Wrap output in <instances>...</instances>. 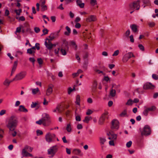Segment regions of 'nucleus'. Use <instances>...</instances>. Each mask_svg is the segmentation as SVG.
Here are the masks:
<instances>
[{
  "instance_id": "nucleus-1",
  "label": "nucleus",
  "mask_w": 158,
  "mask_h": 158,
  "mask_svg": "<svg viewBox=\"0 0 158 158\" xmlns=\"http://www.w3.org/2000/svg\"><path fill=\"white\" fill-rule=\"evenodd\" d=\"M18 123L17 118L15 116H12L9 118L6 124V127L9 129V131H14L12 133L13 137L15 136L17 134V132L15 130L17 126Z\"/></svg>"
},
{
  "instance_id": "nucleus-2",
  "label": "nucleus",
  "mask_w": 158,
  "mask_h": 158,
  "mask_svg": "<svg viewBox=\"0 0 158 158\" xmlns=\"http://www.w3.org/2000/svg\"><path fill=\"white\" fill-rule=\"evenodd\" d=\"M140 1L139 0L135 1L129 5L130 9L131 10H138L140 7Z\"/></svg>"
},
{
  "instance_id": "nucleus-3",
  "label": "nucleus",
  "mask_w": 158,
  "mask_h": 158,
  "mask_svg": "<svg viewBox=\"0 0 158 158\" xmlns=\"http://www.w3.org/2000/svg\"><path fill=\"white\" fill-rule=\"evenodd\" d=\"M151 133V130L150 126L148 125H145L143 131H141V135L147 136Z\"/></svg>"
},
{
  "instance_id": "nucleus-4",
  "label": "nucleus",
  "mask_w": 158,
  "mask_h": 158,
  "mask_svg": "<svg viewBox=\"0 0 158 158\" xmlns=\"http://www.w3.org/2000/svg\"><path fill=\"white\" fill-rule=\"evenodd\" d=\"M27 74V72L25 71H22L17 74L13 79V81H18L24 78Z\"/></svg>"
},
{
  "instance_id": "nucleus-5",
  "label": "nucleus",
  "mask_w": 158,
  "mask_h": 158,
  "mask_svg": "<svg viewBox=\"0 0 158 158\" xmlns=\"http://www.w3.org/2000/svg\"><path fill=\"white\" fill-rule=\"evenodd\" d=\"M41 119L43 122L44 126H48L49 125L50 122V117L48 114L47 113H44Z\"/></svg>"
},
{
  "instance_id": "nucleus-6",
  "label": "nucleus",
  "mask_w": 158,
  "mask_h": 158,
  "mask_svg": "<svg viewBox=\"0 0 158 158\" xmlns=\"http://www.w3.org/2000/svg\"><path fill=\"white\" fill-rule=\"evenodd\" d=\"M59 147L57 145H55L51 147L48 150V154L52 156H53L57 152Z\"/></svg>"
},
{
  "instance_id": "nucleus-7",
  "label": "nucleus",
  "mask_w": 158,
  "mask_h": 158,
  "mask_svg": "<svg viewBox=\"0 0 158 158\" xmlns=\"http://www.w3.org/2000/svg\"><path fill=\"white\" fill-rule=\"evenodd\" d=\"M132 57H135V56L132 52H129L126 54L123 57L122 59L123 62L124 63L128 61L129 59Z\"/></svg>"
},
{
  "instance_id": "nucleus-8",
  "label": "nucleus",
  "mask_w": 158,
  "mask_h": 158,
  "mask_svg": "<svg viewBox=\"0 0 158 158\" xmlns=\"http://www.w3.org/2000/svg\"><path fill=\"white\" fill-rule=\"evenodd\" d=\"M144 110L143 112V114L146 116L148 115V112L150 111H153L156 110V107L155 106H152L150 107H144Z\"/></svg>"
},
{
  "instance_id": "nucleus-9",
  "label": "nucleus",
  "mask_w": 158,
  "mask_h": 158,
  "mask_svg": "<svg viewBox=\"0 0 158 158\" xmlns=\"http://www.w3.org/2000/svg\"><path fill=\"white\" fill-rule=\"evenodd\" d=\"M56 137V135L54 134L48 133L45 135L46 141L48 143H50L52 141V139Z\"/></svg>"
},
{
  "instance_id": "nucleus-10",
  "label": "nucleus",
  "mask_w": 158,
  "mask_h": 158,
  "mask_svg": "<svg viewBox=\"0 0 158 158\" xmlns=\"http://www.w3.org/2000/svg\"><path fill=\"white\" fill-rule=\"evenodd\" d=\"M108 113L106 112L102 114L98 121V124L99 125H102L106 118H107V115Z\"/></svg>"
},
{
  "instance_id": "nucleus-11",
  "label": "nucleus",
  "mask_w": 158,
  "mask_h": 158,
  "mask_svg": "<svg viewBox=\"0 0 158 158\" xmlns=\"http://www.w3.org/2000/svg\"><path fill=\"white\" fill-rule=\"evenodd\" d=\"M119 127V122L118 121L115 119L112 120V125L111 127V128L112 129H118Z\"/></svg>"
},
{
  "instance_id": "nucleus-12",
  "label": "nucleus",
  "mask_w": 158,
  "mask_h": 158,
  "mask_svg": "<svg viewBox=\"0 0 158 158\" xmlns=\"http://www.w3.org/2000/svg\"><path fill=\"white\" fill-rule=\"evenodd\" d=\"M107 135L109 136L108 139L110 140H115L117 139V135L113 133L112 131H110L107 133Z\"/></svg>"
},
{
  "instance_id": "nucleus-13",
  "label": "nucleus",
  "mask_w": 158,
  "mask_h": 158,
  "mask_svg": "<svg viewBox=\"0 0 158 158\" xmlns=\"http://www.w3.org/2000/svg\"><path fill=\"white\" fill-rule=\"evenodd\" d=\"M54 85L52 84H50L48 87V88L46 90V95L47 96H49L51 95L53 91V88Z\"/></svg>"
},
{
  "instance_id": "nucleus-14",
  "label": "nucleus",
  "mask_w": 158,
  "mask_h": 158,
  "mask_svg": "<svg viewBox=\"0 0 158 158\" xmlns=\"http://www.w3.org/2000/svg\"><path fill=\"white\" fill-rule=\"evenodd\" d=\"M143 88L145 89H152L154 88V86L151 83H147L144 84Z\"/></svg>"
},
{
  "instance_id": "nucleus-15",
  "label": "nucleus",
  "mask_w": 158,
  "mask_h": 158,
  "mask_svg": "<svg viewBox=\"0 0 158 158\" xmlns=\"http://www.w3.org/2000/svg\"><path fill=\"white\" fill-rule=\"evenodd\" d=\"M96 16L94 15H91L89 16L86 19V21L87 22L95 21L96 20Z\"/></svg>"
},
{
  "instance_id": "nucleus-16",
  "label": "nucleus",
  "mask_w": 158,
  "mask_h": 158,
  "mask_svg": "<svg viewBox=\"0 0 158 158\" xmlns=\"http://www.w3.org/2000/svg\"><path fill=\"white\" fill-rule=\"evenodd\" d=\"M44 44L47 48L49 50H51L53 47V45L51 42L48 41V43L47 41H45Z\"/></svg>"
},
{
  "instance_id": "nucleus-17",
  "label": "nucleus",
  "mask_w": 158,
  "mask_h": 158,
  "mask_svg": "<svg viewBox=\"0 0 158 158\" xmlns=\"http://www.w3.org/2000/svg\"><path fill=\"white\" fill-rule=\"evenodd\" d=\"M76 3L77 5L81 8H83L84 7L85 4L82 2V1L81 0H77Z\"/></svg>"
},
{
  "instance_id": "nucleus-18",
  "label": "nucleus",
  "mask_w": 158,
  "mask_h": 158,
  "mask_svg": "<svg viewBox=\"0 0 158 158\" xmlns=\"http://www.w3.org/2000/svg\"><path fill=\"white\" fill-rule=\"evenodd\" d=\"M18 110L19 111L24 112H27L28 111L27 110L23 105H20L19 106V108Z\"/></svg>"
},
{
  "instance_id": "nucleus-19",
  "label": "nucleus",
  "mask_w": 158,
  "mask_h": 158,
  "mask_svg": "<svg viewBox=\"0 0 158 158\" xmlns=\"http://www.w3.org/2000/svg\"><path fill=\"white\" fill-rule=\"evenodd\" d=\"M132 30L134 32H136L138 31L137 26L135 24L131 25L130 26Z\"/></svg>"
},
{
  "instance_id": "nucleus-20",
  "label": "nucleus",
  "mask_w": 158,
  "mask_h": 158,
  "mask_svg": "<svg viewBox=\"0 0 158 158\" xmlns=\"http://www.w3.org/2000/svg\"><path fill=\"white\" fill-rule=\"evenodd\" d=\"M65 29L67 31H65L64 32V34L66 35H69L71 31L70 28L68 26H66L65 27Z\"/></svg>"
},
{
  "instance_id": "nucleus-21",
  "label": "nucleus",
  "mask_w": 158,
  "mask_h": 158,
  "mask_svg": "<svg viewBox=\"0 0 158 158\" xmlns=\"http://www.w3.org/2000/svg\"><path fill=\"white\" fill-rule=\"evenodd\" d=\"M80 97L79 95H77L76 96V100L75 102V103L78 105H80Z\"/></svg>"
},
{
  "instance_id": "nucleus-22",
  "label": "nucleus",
  "mask_w": 158,
  "mask_h": 158,
  "mask_svg": "<svg viewBox=\"0 0 158 158\" xmlns=\"http://www.w3.org/2000/svg\"><path fill=\"white\" fill-rule=\"evenodd\" d=\"M119 116L121 117H123L125 116H127V111L126 110H124L119 114Z\"/></svg>"
},
{
  "instance_id": "nucleus-23",
  "label": "nucleus",
  "mask_w": 158,
  "mask_h": 158,
  "mask_svg": "<svg viewBox=\"0 0 158 158\" xmlns=\"http://www.w3.org/2000/svg\"><path fill=\"white\" fill-rule=\"evenodd\" d=\"M92 118L91 117L86 116L85 117L84 119L83 120V122L88 123L89 121L92 119Z\"/></svg>"
},
{
  "instance_id": "nucleus-24",
  "label": "nucleus",
  "mask_w": 158,
  "mask_h": 158,
  "mask_svg": "<svg viewBox=\"0 0 158 158\" xmlns=\"http://www.w3.org/2000/svg\"><path fill=\"white\" fill-rule=\"evenodd\" d=\"M35 52L33 51L31 48H28L27 50V53L33 56L34 55Z\"/></svg>"
},
{
  "instance_id": "nucleus-25",
  "label": "nucleus",
  "mask_w": 158,
  "mask_h": 158,
  "mask_svg": "<svg viewBox=\"0 0 158 158\" xmlns=\"http://www.w3.org/2000/svg\"><path fill=\"white\" fill-rule=\"evenodd\" d=\"M100 143L101 144H104V143L106 141V139L105 138L103 137H100Z\"/></svg>"
},
{
  "instance_id": "nucleus-26",
  "label": "nucleus",
  "mask_w": 158,
  "mask_h": 158,
  "mask_svg": "<svg viewBox=\"0 0 158 158\" xmlns=\"http://www.w3.org/2000/svg\"><path fill=\"white\" fill-rule=\"evenodd\" d=\"M116 94V91L115 89H112L110 92V94L111 96L114 97L115 96Z\"/></svg>"
},
{
  "instance_id": "nucleus-27",
  "label": "nucleus",
  "mask_w": 158,
  "mask_h": 158,
  "mask_svg": "<svg viewBox=\"0 0 158 158\" xmlns=\"http://www.w3.org/2000/svg\"><path fill=\"white\" fill-rule=\"evenodd\" d=\"M13 81V79L12 81H10L8 79H6L4 81V84L6 86H8L9 85L10 83L11 82Z\"/></svg>"
},
{
  "instance_id": "nucleus-28",
  "label": "nucleus",
  "mask_w": 158,
  "mask_h": 158,
  "mask_svg": "<svg viewBox=\"0 0 158 158\" xmlns=\"http://www.w3.org/2000/svg\"><path fill=\"white\" fill-rule=\"evenodd\" d=\"M18 64V61H15L14 62V64H13V67L12 69L13 71H15L16 69L17 66Z\"/></svg>"
},
{
  "instance_id": "nucleus-29",
  "label": "nucleus",
  "mask_w": 158,
  "mask_h": 158,
  "mask_svg": "<svg viewBox=\"0 0 158 158\" xmlns=\"http://www.w3.org/2000/svg\"><path fill=\"white\" fill-rule=\"evenodd\" d=\"M4 134V130L2 129H0V140L3 137Z\"/></svg>"
},
{
  "instance_id": "nucleus-30",
  "label": "nucleus",
  "mask_w": 158,
  "mask_h": 158,
  "mask_svg": "<svg viewBox=\"0 0 158 158\" xmlns=\"http://www.w3.org/2000/svg\"><path fill=\"white\" fill-rule=\"evenodd\" d=\"M74 153L76 155H79L81 153V150L79 149H75L73 150Z\"/></svg>"
},
{
  "instance_id": "nucleus-31",
  "label": "nucleus",
  "mask_w": 158,
  "mask_h": 158,
  "mask_svg": "<svg viewBox=\"0 0 158 158\" xmlns=\"http://www.w3.org/2000/svg\"><path fill=\"white\" fill-rule=\"evenodd\" d=\"M39 91L38 88H37L35 89H32V93L33 94H37Z\"/></svg>"
},
{
  "instance_id": "nucleus-32",
  "label": "nucleus",
  "mask_w": 158,
  "mask_h": 158,
  "mask_svg": "<svg viewBox=\"0 0 158 158\" xmlns=\"http://www.w3.org/2000/svg\"><path fill=\"white\" fill-rule=\"evenodd\" d=\"M148 25L149 27H152L155 26V23L153 22H149L148 23Z\"/></svg>"
},
{
  "instance_id": "nucleus-33",
  "label": "nucleus",
  "mask_w": 158,
  "mask_h": 158,
  "mask_svg": "<svg viewBox=\"0 0 158 158\" xmlns=\"http://www.w3.org/2000/svg\"><path fill=\"white\" fill-rule=\"evenodd\" d=\"M66 129L67 131L69 132H70L71 131L72 129L71 125L70 123H69L67 125Z\"/></svg>"
},
{
  "instance_id": "nucleus-34",
  "label": "nucleus",
  "mask_w": 158,
  "mask_h": 158,
  "mask_svg": "<svg viewBox=\"0 0 158 158\" xmlns=\"http://www.w3.org/2000/svg\"><path fill=\"white\" fill-rule=\"evenodd\" d=\"M49 38L50 39H47V40H48V41H49V42H50L51 40H52L55 38V36H54V34L53 33L51 34V35L49 36Z\"/></svg>"
},
{
  "instance_id": "nucleus-35",
  "label": "nucleus",
  "mask_w": 158,
  "mask_h": 158,
  "mask_svg": "<svg viewBox=\"0 0 158 158\" xmlns=\"http://www.w3.org/2000/svg\"><path fill=\"white\" fill-rule=\"evenodd\" d=\"M28 152L27 151V150H25L24 149H23L22 152V154L23 155V156H26L27 157V153H28Z\"/></svg>"
},
{
  "instance_id": "nucleus-36",
  "label": "nucleus",
  "mask_w": 158,
  "mask_h": 158,
  "mask_svg": "<svg viewBox=\"0 0 158 158\" xmlns=\"http://www.w3.org/2000/svg\"><path fill=\"white\" fill-rule=\"evenodd\" d=\"M90 3L92 6H94L97 4V1L96 0H90Z\"/></svg>"
},
{
  "instance_id": "nucleus-37",
  "label": "nucleus",
  "mask_w": 158,
  "mask_h": 158,
  "mask_svg": "<svg viewBox=\"0 0 158 158\" xmlns=\"http://www.w3.org/2000/svg\"><path fill=\"white\" fill-rule=\"evenodd\" d=\"M22 10L21 9H20L18 10H15L14 11L16 15H20V13L22 12Z\"/></svg>"
},
{
  "instance_id": "nucleus-38",
  "label": "nucleus",
  "mask_w": 158,
  "mask_h": 158,
  "mask_svg": "<svg viewBox=\"0 0 158 158\" xmlns=\"http://www.w3.org/2000/svg\"><path fill=\"white\" fill-rule=\"evenodd\" d=\"M138 47L140 51H144L145 48L141 44H139Z\"/></svg>"
},
{
  "instance_id": "nucleus-39",
  "label": "nucleus",
  "mask_w": 158,
  "mask_h": 158,
  "mask_svg": "<svg viewBox=\"0 0 158 158\" xmlns=\"http://www.w3.org/2000/svg\"><path fill=\"white\" fill-rule=\"evenodd\" d=\"M41 10L42 11H45L47 9V7L46 5H43L41 6Z\"/></svg>"
},
{
  "instance_id": "nucleus-40",
  "label": "nucleus",
  "mask_w": 158,
  "mask_h": 158,
  "mask_svg": "<svg viewBox=\"0 0 158 158\" xmlns=\"http://www.w3.org/2000/svg\"><path fill=\"white\" fill-rule=\"evenodd\" d=\"M133 104V101L132 100L130 99L128 100L126 103L127 105H131Z\"/></svg>"
},
{
  "instance_id": "nucleus-41",
  "label": "nucleus",
  "mask_w": 158,
  "mask_h": 158,
  "mask_svg": "<svg viewBox=\"0 0 158 158\" xmlns=\"http://www.w3.org/2000/svg\"><path fill=\"white\" fill-rule=\"evenodd\" d=\"M29 61L32 63L33 65H34L35 62V59L34 57H30L29 58Z\"/></svg>"
},
{
  "instance_id": "nucleus-42",
  "label": "nucleus",
  "mask_w": 158,
  "mask_h": 158,
  "mask_svg": "<svg viewBox=\"0 0 158 158\" xmlns=\"http://www.w3.org/2000/svg\"><path fill=\"white\" fill-rule=\"evenodd\" d=\"M36 123L39 125H40L43 124V122L42 119H39L38 121H36Z\"/></svg>"
},
{
  "instance_id": "nucleus-43",
  "label": "nucleus",
  "mask_w": 158,
  "mask_h": 158,
  "mask_svg": "<svg viewBox=\"0 0 158 158\" xmlns=\"http://www.w3.org/2000/svg\"><path fill=\"white\" fill-rule=\"evenodd\" d=\"M22 26H21L20 27H18L16 28V31L15 32V34H16V33H19L21 31V27Z\"/></svg>"
},
{
  "instance_id": "nucleus-44",
  "label": "nucleus",
  "mask_w": 158,
  "mask_h": 158,
  "mask_svg": "<svg viewBox=\"0 0 158 158\" xmlns=\"http://www.w3.org/2000/svg\"><path fill=\"white\" fill-rule=\"evenodd\" d=\"M152 77L153 79L155 80H158V75L157 74H153L152 75Z\"/></svg>"
},
{
  "instance_id": "nucleus-45",
  "label": "nucleus",
  "mask_w": 158,
  "mask_h": 158,
  "mask_svg": "<svg viewBox=\"0 0 158 158\" xmlns=\"http://www.w3.org/2000/svg\"><path fill=\"white\" fill-rule=\"evenodd\" d=\"M60 52L61 54L63 55H65L66 54V51L63 48H61L60 49Z\"/></svg>"
},
{
  "instance_id": "nucleus-46",
  "label": "nucleus",
  "mask_w": 158,
  "mask_h": 158,
  "mask_svg": "<svg viewBox=\"0 0 158 158\" xmlns=\"http://www.w3.org/2000/svg\"><path fill=\"white\" fill-rule=\"evenodd\" d=\"M119 53V51L118 50H116L114 52V53L112 55V56H117L118 54Z\"/></svg>"
},
{
  "instance_id": "nucleus-47",
  "label": "nucleus",
  "mask_w": 158,
  "mask_h": 158,
  "mask_svg": "<svg viewBox=\"0 0 158 158\" xmlns=\"http://www.w3.org/2000/svg\"><path fill=\"white\" fill-rule=\"evenodd\" d=\"M132 143V142L131 141H130L126 143V146L127 148L130 147Z\"/></svg>"
},
{
  "instance_id": "nucleus-48",
  "label": "nucleus",
  "mask_w": 158,
  "mask_h": 158,
  "mask_svg": "<svg viewBox=\"0 0 158 158\" xmlns=\"http://www.w3.org/2000/svg\"><path fill=\"white\" fill-rule=\"evenodd\" d=\"M74 90H75V88L74 87L73 89L71 88V87H69L68 89V94H70L71 92L73 91Z\"/></svg>"
},
{
  "instance_id": "nucleus-49",
  "label": "nucleus",
  "mask_w": 158,
  "mask_h": 158,
  "mask_svg": "<svg viewBox=\"0 0 158 158\" xmlns=\"http://www.w3.org/2000/svg\"><path fill=\"white\" fill-rule=\"evenodd\" d=\"M16 19H19V20L21 21H24L25 20V18L23 16H21L19 17H16Z\"/></svg>"
},
{
  "instance_id": "nucleus-50",
  "label": "nucleus",
  "mask_w": 158,
  "mask_h": 158,
  "mask_svg": "<svg viewBox=\"0 0 158 158\" xmlns=\"http://www.w3.org/2000/svg\"><path fill=\"white\" fill-rule=\"evenodd\" d=\"M93 111L91 110L90 109H88L86 112V114L87 115H89L93 113Z\"/></svg>"
},
{
  "instance_id": "nucleus-51",
  "label": "nucleus",
  "mask_w": 158,
  "mask_h": 158,
  "mask_svg": "<svg viewBox=\"0 0 158 158\" xmlns=\"http://www.w3.org/2000/svg\"><path fill=\"white\" fill-rule=\"evenodd\" d=\"M37 104V103L35 102H32L31 104V107L32 108H34L36 107V106Z\"/></svg>"
},
{
  "instance_id": "nucleus-52",
  "label": "nucleus",
  "mask_w": 158,
  "mask_h": 158,
  "mask_svg": "<svg viewBox=\"0 0 158 158\" xmlns=\"http://www.w3.org/2000/svg\"><path fill=\"white\" fill-rule=\"evenodd\" d=\"M6 112V111L5 110H2L0 112V116H2L5 114Z\"/></svg>"
},
{
  "instance_id": "nucleus-53",
  "label": "nucleus",
  "mask_w": 158,
  "mask_h": 158,
  "mask_svg": "<svg viewBox=\"0 0 158 158\" xmlns=\"http://www.w3.org/2000/svg\"><path fill=\"white\" fill-rule=\"evenodd\" d=\"M81 18L79 17H77L74 21V22L75 23H78V22H79L81 20Z\"/></svg>"
},
{
  "instance_id": "nucleus-54",
  "label": "nucleus",
  "mask_w": 158,
  "mask_h": 158,
  "mask_svg": "<svg viewBox=\"0 0 158 158\" xmlns=\"http://www.w3.org/2000/svg\"><path fill=\"white\" fill-rule=\"evenodd\" d=\"M48 30L47 29H44L43 30V35H45L48 34Z\"/></svg>"
},
{
  "instance_id": "nucleus-55",
  "label": "nucleus",
  "mask_w": 158,
  "mask_h": 158,
  "mask_svg": "<svg viewBox=\"0 0 158 158\" xmlns=\"http://www.w3.org/2000/svg\"><path fill=\"white\" fill-rule=\"evenodd\" d=\"M130 34V31L129 30H128L125 32V35L126 37H128Z\"/></svg>"
},
{
  "instance_id": "nucleus-56",
  "label": "nucleus",
  "mask_w": 158,
  "mask_h": 158,
  "mask_svg": "<svg viewBox=\"0 0 158 158\" xmlns=\"http://www.w3.org/2000/svg\"><path fill=\"white\" fill-rule=\"evenodd\" d=\"M130 39V41L131 43L134 42V39L133 38V36L132 35H131L129 37Z\"/></svg>"
},
{
  "instance_id": "nucleus-57",
  "label": "nucleus",
  "mask_w": 158,
  "mask_h": 158,
  "mask_svg": "<svg viewBox=\"0 0 158 158\" xmlns=\"http://www.w3.org/2000/svg\"><path fill=\"white\" fill-rule=\"evenodd\" d=\"M45 0H40V6L45 5Z\"/></svg>"
},
{
  "instance_id": "nucleus-58",
  "label": "nucleus",
  "mask_w": 158,
  "mask_h": 158,
  "mask_svg": "<svg viewBox=\"0 0 158 158\" xmlns=\"http://www.w3.org/2000/svg\"><path fill=\"white\" fill-rule=\"evenodd\" d=\"M82 128V126L81 124H78L77 126V128L78 130L81 129Z\"/></svg>"
},
{
  "instance_id": "nucleus-59",
  "label": "nucleus",
  "mask_w": 158,
  "mask_h": 158,
  "mask_svg": "<svg viewBox=\"0 0 158 158\" xmlns=\"http://www.w3.org/2000/svg\"><path fill=\"white\" fill-rule=\"evenodd\" d=\"M37 61L40 64H41L43 63V60L41 58H39L37 59Z\"/></svg>"
},
{
  "instance_id": "nucleus-60",
  "label": "nucleus",
  "mask_w": 158,
  "mask_h": 158,
  "mask_svg": "<svg viewBox=\"0 0 158 158\" xmlns=\"http://www.w3.org/2000/svg\"><path fill=\"white\" fill-rule=\"evenodd\" d=\"M76 120L77 121H80L81 120V118L79 115H77L76 116Z\"/></svg>"
},
{
  "instance_id": "nucleus-61",
  "label": "nucleus",
  "mask_w": 158,
  "mask_h": 158,
  "mask_svg": "<svg viewBox=\"0 0 158 158\" xmlns=\"http://www.w3.org/2000/svg\"><path fill=\"white\" fill-rule=\"evenodd\" d=\"M81 27V25L79 23H76L75 25V27L77 28H79Z\"/></svg>"
},
{
  "instance_id": "nucleus-62",
  "label": "nucleus",
  "mask_w": 158,
  "mask_h": 158,
  "mask_svg": "<svg viewBox=\"0 0 158 158\" xmlns=\"http://www.w3.org/2000/svg\"><path fill=\"white\" fill-rule=\"evenodd\" d=\"M35 47L37 50L40 49V44L38 43H36L35 44Z\"/></svg>"
},
{
  "instance_id": "nucleus-63",
  "label": "nucleus",
  "mask_w": 158,
  "mask_h": 158,
  "mask_svg": "<svg viewBox=\"0 0 158 158\" xmlns=\"http://www.w3.org/2000/svg\"><path fill=\"white\" fill-rule=\"evenodd\" d=\"M34 30L35 32L37 33L39 32L40 31V29L38 27H35L34 28Z\"/></svg>"
},
{
  "instance_id": "nucleus-64",
  "label": "nucleus",
  "mask_w": 158,
  "mask_h": 158,
  "mask_svg": "<svg viewBox=\"0 0 158 158\" xmlns=\"http://www.w3.org/2000/svg\"><path fill=\"white\" fill-rule=\"evenodd\" d=\"M97 82L96 81H94L93 85L92 87L94 88L95 89L97 87Z\"/></svg>"
}]
</instances>
